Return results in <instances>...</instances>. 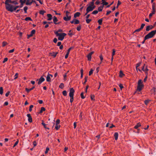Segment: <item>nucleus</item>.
I'll use <instances>...</instances> for the list:
<instances>
[{"label": "nucleus", "instance_id": "nucleus-34", "mask_svg": "<svg viewBox=\"0 0 156 156\" xmlns=\"http://www.w3.org/2000/svg\"><path fill=\"white\" fill-rule=\"evenodd\" d=\"M80 73H81L80 77L81 78H82L83 77V69H81V70Z\"/></svg>", "mask_w": 156, "mask_h": 156}, {"label": "nucleus", "instance_id": "nucleus-15", "mask_svg": "<svg viewBox=\"0 0 156 156\" xmlns=\"http://www.w3.org/2000/svg\"><path fill=\"white\" fill-rule=\"evenodd\" d=\"M80 15V13L79 12H76V13H75L74 14V18H76L77 17H78Z\"/></svg>", "mask_w": 156, "mask_h": 156}, {"label": "nucleus", "instance_id": "nucleus-53", "mask_svg": "<svg viewBox=\"0 0 156 156\" xmlns=\"http://www.w3.org/2000/svg\"><path fill=\"white\" fill-rule=\"evenodd\" d=\"M74 47H71L70 48H69L68 50V51L67 52V53H69V52Z\"/></svg>", "mask_w": 156, "mask_h": 156}, {"label": "nucleus", "instance_id": "nucleus-51", "mask_svg": "<svg viewBox=\"0 0 156 156\" xmlns=\"http://www.w3.org/2000/svg\"><path fill=\"white\" fill-rule=\"evenodd\" d=\"M28 121L30 122H32V117H31L30 118H29L28 119Z\"/></svg>", "mask_w": 156, "mask_h": 156}, {"label": "nucleus", "instance_id": "nucleus-6", "mask_svg": "<svg viewBox=\"0 0 156 156\" xmlns=\"http://www.w3.org/2000/svg\"><path fill=\"white\" fill-rule=\"evenodd\" d=\"M145 66V65L144 64L142 67V70L145 72V73L146 75H147L148 73L147 71H148V69H147V66Z\"/></svg>", "mask_w": 156, "mask_h": 156}, {"label": "nucleus", "instance_id": "nucleus-42", "mask_svg": "<svg viewBox=\"0 0 156 156\" xmlns=\"http://www.w3.org/2000/svg\"><path fill=\"white\" fill-rule=\"evenodd\" d=\"M60 126L56 124V126H55V128L56 129V130H58L60 128Z\"/></svg>", "mask_w": 156, "mask_h": 156}, {"label": "nucleus", "instance_id": "nucleus-28", "mask_svg": "<svg viewBox=\"0 0 156 156\" xmlns=\"http://www.w3.org/2000/svg\"><path fill=\"white\" fill-rule=\"evenodd\" d=\"M102 2L101 4H102L103 5H107L108 4V2H106L105 1H102Z\"/></svg>", "mask_w": 156, "mask_h": 156}, {"label": "nucleus", "instance_id": "nucleus-23", "mask_svg": "<svg viewBox=\"0 0 156 156\" xmlns=\"http://www.w3.org/2000/svg\"><path fill=\"white\" fill-rule=\"evenodd\" d=\"M20 7V6L17 5L15 7H14V6H13V8H12V10H13V12L15 10H16L17 8H18Z\"/></svg>", "mask_w": 156, "mask_h": 156}, {"label": "nucleus", "instance_id": "nucleus-10", "mask_svg": "<svg viewBox=\"0 0 156 156\" xmlns=\"http://www.w3.org/2000/svg\"><path fill=\"white\" fill-rule=\"evenodd\" d=\"M94 53V51H91L90 53L87 55V57L88 61H90L91 58V55Z\"/></svg>", "mask_w": 156, "mask_h": 156}, {"label": "nucleus", "instance_id": "nucleus-44", "mask_svg": "<svg viewBox=\"0 0 156 156\" xmlns=\"http://www.w3.org/2000/svg\"><path fill=\"white\" fill-rule=\"evenodd\" d=\"M98 11L97 10H94L92 12V14H96L98 13Z\"/></svg>", "mask_w": 156, "mask_h": 156}, {"label": "nucleus", "instance_id": "nucleus-55", "mask_svg": "<svg viewBox=\"0 0 156 156\" xmlns=\"http://www.w3.org/2000/svg\"><path fill=\"white\" fill-rule=\"evenodd\" d=\"M141 30L140 28L137 29L134 32V33H135L136 32H138L140 31Z\"/></svg>", "mask_w": 156, "mask_h": 156}, {"label": "nucleus", "instance_id": "nucleus-47", "mask_svg": "<svg viewBox=\"0 0 156 156\" xmlns=\"http://www.w3.org/2000/svg\"><path fill=\"white\" fill-rule=\"evenodd\" d=\"M145 24L144 23H142L140 27V28L142 30L144 27L145 26Z\"/></svg>", "mask_w": 156, "mask_h": 156}, {"label": "nucleus", "instance_id": "nucleus-4", "mask_svg": "<svg viewBox=\"0 0 156 156\" xmlns=\"http://www.w3.org/2000/svg\"><path fill=\"white\" fill-rule=\"evenodd\" d=\"M70 13L69 12L67 11H66V17H64L63 18L64 20L66 21H69L70 20L71 16H69V14Z\"/></svg>", "mask_w": 156, "mask_h": 156}, {"label": "nucleus", "instance_id": "nucleus-45", "mask_svg": "<svg viewBox=\"0 0 156 156\" xmlns=\"http://www.w3.org/2000/svg\"><path fill=\"white\" fill-rule=\"evenodd\" d=\"M45 12L43 10H41L40 11V13L42 15H43L44 13Z\"/></svg>", "mask_w": 156, "mask_h": 156}, {"label": "nucleus", "instance_id": "nucleus-8", "mask_svg": "<svg viewBox=\"0 0 156 156\" xmlns=\"http://www.w3.org/2000/svg\"><path fill=\"white\" fill-rule=\"evenodd\" d=\"M92 6L91 5L89 4V6H88L86 9V11H87V12H89L93 10L91 7Z\"/></svg>", "mask_w": 156, "mask_h": 156}, {"label": "nucleus", "instance_id": "nucleus-5", "mask_svg": "<svg viewBox=\"0 0 156 156\" xmlns=\"http://www.w3.org/2000/svg\"><path fill=\"white\" fill-rule=\"evenodd\" d=\"M75 90L73 88H70L69 96L70 97H73Z\"/></svg>", "mask_w": 156, "mask_h": 156}, {"label": "nucleus", "instance_id": "nucleus-50", "mask_svg": "<svg viewBox=\"0 0 156 156\" xmlns=\"http://www.w3.org/2000/svg\"><path fill=\"white\" fill-rule=\"evenodd\" d=\"M81 97L82 98L84 99L85 98V97L83 96V93L82 92L80 94Z\"/></svg>", "mask_w": 156, "mask_h": 156}, {"label": "nucleus", "instance_id": "nucleus-17", "mask_svg": "<svg viewBox=\"0 0 156 156\" xmlns=\"http://www.w3.org/2000/svg\"><path fill=\"white\" fill-rule=\"evenodd\" d=\"M114 136L115 137V139L117 140L118 139V133L117 132H115L114 134Z\"/></svg>", "mask_w": 156, "mask_h": 156}, {"label": "nucleus", "instance_id": "nucleus-2", "mask_svg": "<svg viewBox=\"0 0 156 156\" xmlns=\"http://www.w3.org/2000/svg\"><path fill=\"white\" fill-rule=\"evenodd\" d=\"M156 34V30L150 32L145 37V40H146L152 37Z\"/></svg>", "mask_w": 156, "mask_h": 156}, {"label": "nucleus", "instance_id": "nucleus-62", "mask_svg": "<svg viewBox=\"0 0 156 156\" xmlns=\"http://www.w3.org/2000/svg\"><path fill=\"white\" fill-rule=\"evenodd\" d=\"M149 102V101L148 100H146L144 101L145 104L147 105Z\"/></svg>", "mask_w": 156, "mask_h": 156}, {"label": "nucleus", "instance_id": "nucleus-43", "mask_svg": "<svg viewBox=\"0 0 156 156\" xmlns=\"http://www.w3.org/2000/svg\"><path fill=\"white\" fill-rule=\"evenodd\" d=\"M142 82L141 80H139L138 83V85H140V84H142Z\"/></svg>", "mask_w": 156, "mask_h": 156}, {"label": "nucleus", "instance_id": "nucleus-38", "mask_svg": "<svg viewBox=\"0 0 156 156\" xmlns=\"http://www.w3.org/2000/svg\"><path fill=\"white\" fill-rule=\"evenodd\" d=\"M34 106L32 105H31L30 106L29 109V111L30 112H31L32 110V108Z\"/></svg>", "mask_w": 156, "mask_h": 156}, {"label": "nucleus", "instance_id": "nucleus-7", "mask_svg": "<svg viewBox=\"0 0 156 156\" xmlns=\"http://www.w3.org/2000/svg\"><path fill=\"white\" fill-rule=\"evenodd\" d=\"M38 84L39 85L42 82L45 80L44 78L42 76H41L39 80L37 79V81H38Z\"/></svg>", "mask_w": 156, "mask_h": 156}, {"label": "nucleus", "instance_id": "nucleus-60", "mask_svg": "<svg viewBox=\"0 0 156 156\" xmlns=\"http://www.w3.org/2000/svg\"><path fill=\"white\" fill-rule=\"evenodd\" d=\"M70 102L71 103H72L73 101V97H70Z\"/></svg>", "mask_w": 156, "mask_h": 156}, {"label": "nucleus", "instance_id": "nucleus-41", "mask_svg": "<svg viewBox=\"0 0 156 156\" xmlns=\"http://www.w3.org/2000/svg\"><path fill=\"white\" fill-rule=\"evenodd\" d=\"M93 70L91 69L90 70V71L89 72V76H90L93 73Z\"/></svg>", "mask_w": 156, "mask_h": 156}, {"label": "nucleus", "instance_id": "nucleus-46", "mask_svg": "<svg viewBox=\"0 0 156 156\" xmlns=\"http://www.w3.org/2000/svg\"><path fill=\"white\" fill-rule=\"evenodd\" d=\"M7 44V43L5 41H3L2 42V46L3 47L5 46L6 44Z\"/></svg>", "mask_w": 156, "mask_h": 156}, {"label": "nucleus", "instance_id": "nucleus-11", "mask_svg": "<svg viewBox=\"0 0 156 156\" xmlns=\"http://www.w3.org/2000/svg\"><path fill=\"white\" fill-rule=\"evenodd\" d=\"M143 87L144 85L143 84L138 85L137 90L140 91Z\"/></svg>", "mask_w": 156, "mask_h": 156}, {"label": "nucleus", "instance_id": "nucleus-56", "mask_svg": "<svg viewBox=\"0 0 156 156\" xmlns=\"http://www.w3.org/2000/svg\"><path fill=\"white\" fill-rule=\"evenodd\" d=\"M18 73H16V74H15V75L14 76V77H15V78H14V80H16V79L18 77Z\"/></svg>", "mask_w": 156, "mask_h": 156}, {"label": "nucleus", "instance_id": "nucleus-48", "mask_svg": "<svg viewBox=\"0 0 156 156\" xmlns=\"http://www.w3.org/2000/svg\"><path fill=\"white\" fill-rule=\"evenodd\" d=\"M119 86L120 87L121 90H122V89L123 88V87L122 85V84L121 83L119 84Z\"/></svg>", "mask_w": 156, "mask_h": 156}, {"label": "nucleus", "instance_id": "nucleus-64", "mask_svg": "<svg viewBox=\"0 0 156 156\" xmlns=\"http://www.w3.org/2000/svg\"><path fill=\"white\" fill-rule=\"evenodd\" d=\"M57 39L55 38L54 39L53 41L55 43H56L57 42Z\"/></svg>", "mask_w": 156, "mask_h": 156}, {"label": "nucleus", "instance_id": "nucleus-26", "mask_svg": "<svg viewBox=\"0 0 156 156\" xmlns=\"http://www.w3.org/2000/svg\"><path fill=\"white\" fill-rule=\"evenodd\" d=\"M45 110V108L43 107H42L41 108V110L40 112V113H42V112L43 111H44Z\"/></svg>", "mask_w": 156, "mask_h": 156}, {"label": "nucleus", "instance_id": "nucleus-3", "mask_svg": "<svg viewBox=\"0 0 156 156\" xmlns=\"http://www.w3.org/2000/svg\"><path fill=\"white\" fill-rule=\"evenodd\" d=\"M55 33L57 36L58 37V39L60 41H62L64 38V37L66 35L65 33H59L57 32H55Z\"/></svg>", "mask_w": 156, "mask_h": 156}, {"label": "nucleus", "instance_id": "nucleus-14", "mask_svg": "<svg viewBox=\"0 0 156 156\" xmlns=\"http://www.w3.org/2000/svg\"><path fill=\"white\" fill-rule=\"evenodd\" d=\"M47 16L48 17V20H50L52 19V16L51 14H48L47 15Z\"/></svg>", "mask_w": 156, "mask_h": 156}, {"label": "nucleus", "instance_id": "nucleus-59", "mask_svg": "<svg viewBox=\"0 0 156 156\" xmlns=\"http://www.w3.org/2000/svg\"><path fill=\"white\" fill-rule=\"evenodd\" d=\"M33 144L34 147H35L37 145V143L36 141H34L33 142Z\"/></svg>", "mask_w": 156, "mask_h": 156}, {"label": "nucleus", "instance_id": "nucleus-12", "mask_svg": "<svg viewBox=\"0 0 156 156\" xmlns=\"http://www.w3.org/2000/svg\"><path fill=\"white\" fill-rule=\"evenodd\" d=\"M34 0H27L26 2V4L27 5H31L33 2H34Z\"/></svg>", "mask_w": 156, "mask_h": 156}, {"label": "nucleus", "instance_id": "nucleus-9", "mask_svg": "<svg viewBox=\"0 0 156 156\" xmlns=\"http://www.w3.org/2000/svg\"><path fill=\"white\" fill-rule=\"evenodd\" d=\"M154 27V26L151 25L148 26L146 27V30L147 31H149L150 30L152 29Z\"/></svg>", "mask_w": 156, "mask_h": 156}, {"label": "nucleus", "instance_id": "nucleus-27", "mask_svg": "<svg viewBox=\"0 0 156 156\" xmlns=\"http://www.w3.org/2000/svg\"><path fill=\"white\" fill-rule=\"evenodd\" d=\"M102 19H101L99 20H98V23L99 25H101L102 24Z\"/></svg>", "mask_w": 156, "mask_h": 156}, {"label": "nucleus", "instance_id": "nucleus-35", "mask_svg": "<svg viewBox=\"0 0 156 156\" xmlns=\"http://www.w3.org/2000/svg\"><path fill=\"white\" fill-rule=\"evenodd\" d=\"M64 87V84L62 83H61L60 85L59 86V87L61 89H62Z\"/></svg>", "mask_w": 156, "mask_h": 156}, {"label": "nucleus", "instance_id": "nucleus-61", "mask_svg": "<svg viewBox=\"0 0 156 156\" xmlns=\"http://www.w3.org/2000/svg\"><path fill=\"white\" fill-rule=\"evenodd\" d=\"M18 142H19V141L18 140V141H17L15 143V144H14V145H13V147H15L18 144Z\"/></svg>", "mask_w": 156, "mask_h": 156}, {"label": "nucleus", "instance_id": "nucleus-32", "mask_svg": "<svg viewBox=\"0 0 156 156\" xmlns=\"http://www.w3.org/2000/svg\"><path fill=\"white\" fill-rule=\"evenodd\" d=\"M155 13V12L153 11L152 12L150 13L149 15V16L150 18H151L153 15Z\"/></svg>", "mask_w": 156, "mask_h": 156}, {"label": "nucleus", "instance_id": "nucleus-21", "mask_svg": "<svg viewBox=\"0 0 156 156\" xmlns=\"http://www.w3.org/2000/svg\"><path fill=\"white\" fill-rule=\"evenodd\" d=\"M74 24H77L80 23V21L76 19H74Z\"/></svg>", "mask_w": 156, "mask_h": 156}, {"label": "nucleus", "instance_id": "nucleus-57", "mask_svg": "<svg viewBox=\"0 0 156 156\" xmlns=\"http://www.w3.org/2000/svg\"><path fill=\"white\" fill-rule=\"evenodd\" d=\"M140 63H138L136 64V70H138L137 67L140 66Z\"/></svg>", "mask_w": 156, "mask_h": 156}, {"label": "nucleus", "instance_id": "nucleus-31", "mask_svg": "<svg viewBox=\"0 0 156 156\" xmlns=\"http://www.w3.org/2000/svg\"><path fill=\"white\" fill-rule=\"evenodd\" d=\"M81 25H79L78 26V27H77L76 29H77V30H78V31H80L81 29Z\"/></svg>", "mask_w": 156, "mask_h": 156}, {"label": "nucleus", "instance_id": "nucleus-25", "mask_svg": "<svg viewBox=\"0 0 156 156\" xmlns=\"http://www.w3.org/2000/svg\"><path fill=\"white\" fill-rule=\"evenodd\" d=\"M46 80L48 82H50L51 81V78L48 75L46 77Z\"/></svg>", "mask_w": 156, "mask_h": 156}, {"label": "nucleus", "instance_id": "nucleus-49", "mask_svg": "<svg viewBox=\"0 0 156 156\" xmlns=\"http://www.w3.org/2000/svg\"><path fill=\"white\" fill-rule=\"evenodd\" d=\"M95 0H92V1L90 2L89 4L91 5H93Z\"/></svg>", "mask_w": 156, "mask_h": 156}, {"label": "nucleus", "instance_id": "nucleus-52", "mask_svg": "<svg viewBox=\"0 0 156 156\" xmlns=\"http://www.w3.org/2000/svg\"><path fill=\"white\" fill-rule=\"evenodd\" d=\"M49 150V148L47 147L46 148V151L45 152V153L46 154H47L48 152V151Z\"/></svg>", "mask_w": 156, "mask_h": 156}, {"label": "nucleus", "instance_id": "nucleus-16", "mask_svg": "<svg viewBox=\"0 0 156 156\" xmlns=\"http://www.w3.org/2000/svg\"><path fill=\"white\" fill-rule=\"evenodd\" d=\"M58 53V52H52L50 53V54L51 56H53L54 57H55Z\"/></svg>", "mask_w": 156, "mask_h": 156}, {"label": "nucleus", "instance_id": "nucleus-1", "mask_svg": "<svg viewBox=\"0 0 156 156\" xmlns=\"http://www.w3.org/2000/svg\"><path fill=\"white\" fill-rule=\"evenodd\" d=\"M9 3H12L15 5H18V3L16 1H12L11 0H5V3L6 5V9L9 11L12 12V8L13 6L9 4Z\"/></svg>", "mask_w": 156, "mask_h": 156}, {"label": "nucleus", "instance_id": "nucleus-13", "mask_svg": "<svg viewBox=\"0 0 156 156\" xmlns=\"http://www.w3.org/2000/svg\"><path fill=\"white\" fill-rule=\"evenodd\" d=\"M35 30H32L31 32V34L27 35V38L29 39L30 37H32L33 35L35 33Z\"/></svg>", "mask_w": 156, "mask_h": 156}, {"label": "nucleus", "instance_id": "nucleus-30", "mask_svg": "<svg viewBox=\"0 0 156 156\" xmlns=\"http://www.w3.org/2000/svg\"><path fill=\"white\" fill-rule=\"evenodd\" d=\"M25 20L26 21H28V20L32 21V19L30 17H27L26 18Z\"/></svg>", "mask_w": 156, "mask_h": 156}, {"label": "nucleus", "instance_id": "nucleus-22", "mask_svg": "<svg viewBox=\"0 0 156 156\" xmlns=\"http://www.w3.org/2000/svg\"><path fill=\"white\" fill-rule=\"evenodd\" d=\"M53 21L54 23H55V24L56 23V22L58 21L57 18L55 16H54Z\"/></svg>", "mask_w": 156, "mask_h": 156}, {"label": "nucleus", "instance_id": "nucleus-24", "mask_svg": "<svg viewBox=\"0 0 156 156\" xmlns=\"http://www.w3.org/2000/svg\"><path fill=\"white\" fill-rule=\"evenodd\" d=\"M20 2L21 3L20 5V8H21V7H22L23 6V4L24 3L23 2V0H20Z\"/></svg>", "mask_w": 156, "mask_h": 156}, {"label": "nucleus", "instance_id": "nucleus-58", "mask_svg": "<svg viewBox=\"0 0 156 156\" xmlns=\"http://www.w3.org/2000/svg\"><path fill=\"white\" fill-rule=\"evenodd\" d=\"M60 120L59 119H57L56 121V125H58L60 123Z\"/></svg>", "mask_w": 156, "mask_h": 156}, {"label": "nucleus", "instance_id": "nucleus-37", "mask_svg": "<svg viewBox=\"0 0 156 156\" xmlns=\"http://www.w3.org/2000/svg\"><path fill=\"white\" fill-rule=\"evenodd\" d=\"M87 78H88V76H86L85 77V81H84V82L83 83V84H85L86 83V82L87 81Z\"/></svg>", "mask_w": 156, "mask_h": 156}, {"label": "nucleus", "instance_id": "nucleus-40", "mask_svg": "<svg viewBox=\"0 0 156 156\" xmlns=\"http://www.w3.org/2000/svg\"><path fill=\"white\" fill-rule=\"evenodd\" d=\"M86 23H89L91 21V19H86Z\"/></svg>", "mask_w": 156, "mask_h": 156}, {"label": "nucleus", "instance_id": "nucleus-20", "mask_svg": "<svg viewBox=\"0 0 156 156\" xmlns=\"http://www.w3.org/2000/svg\"><path fill=\"white\" fill-rule=\"evenodd\" d=\"M152 11L155 12V5L154 3L152 5Z\"/></svg>", "mask_w": 156, "mask_h": 156}, {"label": "nucleus", "instance_id": "nucleus-18", "mask_svg": "<svg viewBox=\"0 0 156 156\" xmlns=\"http://www.w3.org/2000/svg\"><path fill=\"white\" fill-rule=\"evenodd\" d=\"M34 88L35 87L34 86L30 89H28V88H25V90L27 92V93H29L30 91L33 90Z\"/></svg>", "mask_w": 156, "mask_h": 156}, {"label": "nucleus", "instance_id": "nucleus-19", "mask_svg": "<svg viewBox=\"0 0 156 156\" xmlns=\"http://www.w3.org/2000/svg\"><path fill=\"white\" fill-rule=\"evenodd\" d=\"M141 126V125L140 124V122H139V123H137L136 126H135L134 128H135L136 129H138V128L140 126Z\"/></svg>", "mask_w": 156, "mask_h": 156}, {"label": "nucleus", "instance_id": "nucleus-29", "mask_svg": "<svg viewBox=\"0 0 156 156\" xmlns=\"http://www.w3.org/2000/svg\"><path fill=\"white\" fill-rule=\"evenodd\" d=\"M124 75V74L122 72V71H120V73H119V76L120 77H122Z\"/></svg>", "mask_w": 156, "mask_h": 156}, {"label": "nucleus", "instance_id": "nucleus-54", "mask_svg": "<svg viewBox=\"0 0 156 156\" xmlns=\"http://www.w3.org/2000/svg\"><path fill=\"white\" fill-rule=\"evenodd\" d=\"M8 60V58H5L4 59V60L3 61V63H4L6 62Z\"/></svg>", "mask_w": 156, "mask_h": 156}, {"label": "nucleus", "instance_id": "nucleus-63", "mask_svg": "<svg viewBox=\"0 0 156 156\" xmlns=\"http://www.w3.org/2000/svg\"><path fill=\"white\" fill-rule=\"evenodd\" d=\"M98 11L100 12V11H102V8H101V7H98Z\"/></svg>", "mask_w": 156, "mask_h": 156}, {"label": "nucleus", "instance_id": "nucleus-39", "mask_svg": "<svg viewBox=\"0 0 156 156\" xmlns=\"http://www.w3.org/2000/svg\"><path fill=\"white\" fill-rule=\"evenodd\" d=\"M62 94L65 96H66L67 94L66 91V90L63 91L62 92Z\"/></svg>", "mask_w": 156, "mask_h": 156}, {"label": "nucleus", "instance_id": "nucleus-36", "mask_svg": "<svg viewBox=\"0 0 156 156\" xmlns=\"http://www.w3.org/2000/svg\"><path fill=\"white\" fill-rule=\"evenodd\" d=\"M41 124L44 126V127L45 128V129H49V128L48 127H46V124H45L43 122H42L41 123Z\"/></svg>", "mask_w": 156, "mask_h": 156}, {"label": "nucleus", "instance_id": "nucleus-33", "mask_svg": "<svg viewBox=\"0 0 156 156\" xmlns=\"http://www.w3.org/2000/svg\"><path fill=\"white\" fill-rule=\"evenodd\" d=\"M3 93V89L2 87H0V94H2Z\"/></svg>", "mask_w": 156, "mask_h": 156}]
</instances>
